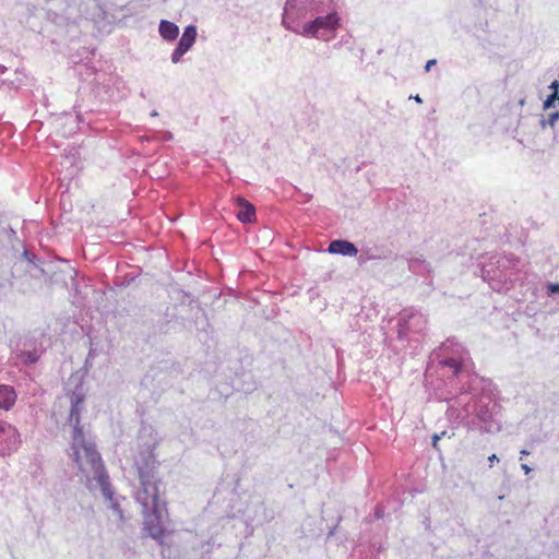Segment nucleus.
<instances>
[{"mask_svg":"<svg viewBox=\"0 0 559 559\" xmlns=\"http://www.w3.org/2000/svg\"><path fill=\"white\" fill-rule=\"evenodd\" d=\"M70 401L69 424L73 427L71 457L85 478L87 489L96 493L100 492L109 508L122 520L123 513L119 500L115 497L109 475L105 468L100 454L95 443L87 439L80 426V415L84 408L85 392L82 383L68 394Z\"/></svg>","mask_w":559,"mask_h":559,"instance_id":"obj_1","label":"nucleus"},{"mask_svg":"<svg viewBox=\"0 0 559 559\" xmlns=\"http://www.w3.org/2000/svg\"><path fill=\"white\" fill-rule=\"evenodd\" d=\"M140 440H144L143 450L135 457L140 487L134 493L136 502L142 507L144 530L154 539H160L165 533L164 520L167 514L166 503L159 497L156 478L157 462L154 449L157 445L156 433L152 427H142Z\"/></svg>","mask_w":559,"mask_h":559,"instance_id":"obj_2","label":"nucleus"},{"mask_svg":"<svg viewBox=\"0 0 559 559\" xmlns=\"http://www.w3.org/2000/svg\"><path fill=\"white\" fill-rule=\"evenodd\" d=\"M342 24L340 7L334 0L285 1L282 25L296 35L330 43Z\"/></svg>","mask_w":559,"mask_h":559,"instance_id":"obj_3","label":"nucleus"},{"mask_svg":"<svg viewBox=\"0 0 559 559\" xmlns=\"http://www.w3.org/2000/svg\"><path fill=\"white\" fill-rule=\"evenodd\" d=\"M456 405L462 407V412L456 416L461 417L462 424L467 430L488 435L501 431L500 406L490 396H469L468 394H463L448 408V413L451 416L456 412Z\"/></svg>","mask_w":559,"mask_h":559,"instance_id":"obj_4","label":"nucleus"},{"mask_svg":"<svg viewBox=\"0 0 559 559\" xmlns=\"http://www.w3.org/2000/svg\"><path fill=\"white\" fill-rule=\"evenodd\" d=\"M520 261L512 254H497L480 269V275L492 290L501 293L509 290L511 283L518 281Z\"/></svg>","mask_w":559,"mask_h":559,"instance_id":"obj_5","label":"nucleus"},{"mask_svg":"<svg viewBox=\"0 0 559 559\" xmlns=\"http://www.w3.org/2000/svg\"><path fill=\"white\" fill-rule=\"evenodd\" d=\"M427 324L426 317L416 309H405L401 312L397 323V334L400 338L407 336L409 332L420 333Z\"/></svg>","mask_w":559,"mask_h":559,"instance_id":"obj_6","label":"nucleus"},{"mask_svg":"<svg viewBox=\"0 0 559 559\" xmlns=\"http://www.w3.org/2000/svg\"><path fill=\"white\" fill-rule=\"evenodd\" d=\"M450 348L451 355L449 357L442 358L441 364L444 367L450 368L453 376H459V373L468 362L469 354L461 344L454 343L452 341H448L442 345L444 353H448Z\"/></svg>","mask_w":559,"mask_h":559,"instance_id":"obj_7","label":"nucleus"},{"mask_svg":"<svg viewBox=\"0 0 559 559\" xmlns=\"http://www.w3.org/2000/svg\"><path fill=\"white\" fill-rule=\"evenodd\" d=\"M198 29L197 26L190 24L183 28V33L179 38L176 48L171 52V62L177 64L181 61L182 57L193 47L197 41Z\"/></svg>","mask_w":559,"mask_h":559,"instance_id":"obj_8","label":"nucleus"},{"mask_svg":"<svg viewBox=\"0 0 559 559\" xmlns=\"http://www.w3.org/2000/svg\"><path fill=\"white\" fill-rule=\"evenodd\" d=\"M14 354L23 365H32L41 356L43 345L36 340H25L22 344V348L16 349Z\"/></svg>","mask_w":559,"mask_h":559,"instance_id":"obj_9","label":"nucleus"},{"mask_svg":"<svg viewBox=\"0 0 559 559\" xmlns=\"http://www.w3.org/2000/svg\"><path fill=\"white\" fill-rule=\"evenodd\" d=\"M1 444H3V447L0 448V456H5L17 451L21 444V439L20 433L14 426L9 424L5 430V435H3Z\"/></svg>","mask_w":559,"mask_h":559,"instance_id":"obj_10","label":"nucleus"},{"mask_svg":"<svg viewBox=\"0 0 559 559\" xmlns=\"http://www.w3.org/2000/svg\"><path fill=\"white\" fill-rule=\"evenodd\" d=\"M326 251L331 254H340L343 257H355L358 253L357 247L345 239L332 240Z\"/></svg>","mask_w":559,"mask_h":559,"instance_id":"obj_11","label":"nucleus"},{"mask_svg":"<svg viewBox=\"0 0 559 559\" xmlns=\"http://www.w3.org/2000/svg\"><path fill=\"white\" fill-rule=\"evenodd\" d=\"M237 205L239 210L236 215L241 223L249 224L255 219V209L252 203L239 197L237 198Z\"/></svg>","mask_w":559,"mask_h":559,"instance_id":"obj_12","label":"nucleus"},{"mask_svg":"<svg viewBox=\"0 0 559 559\" xmlns=\"http://www.w3.org/2000/svg\"><path fill=\"white\" fill-rule=\"evenodd\" d=\"M16 401V393L13 386L1 384L0 385V409L9 411L13 407Z\"/></svg>","mask_w":559,"mask_h":559,"instance_id":"obj_13","label":"nucleus"},{"mask_svg":"<svg viewBox=\"0 0 559 559\" xmlns=\"http://www.w3.org/2000/svg\"><path fill=\"white\" fill-rule=\"evenodd\" d=\"M159 36L166 41H174L179 35V27L176 23L162 20L158 25Z\"/></svg>","mask_w":559,"mask_h":559,"instance_id":"obj_14","label":"nucleus"},{"mask_svg":"<svg viewBox=\"0 0 559 559\" xmlns=\"http://www.w3.org/2000/svg\"><path fill=\"white\" fill-rule=\"evenodd\" d=\"M429 263L421 259H412L409 261V270L415 273L429 272Z\"/></svg>","mask_w":559,"mask_h":559,"instance_id":"obj_15","label":"nucleus"},{"mask_svg":"<svg viewBox=\"0 0 559 559\" xmlns=\"http://www.w3.org/2000/svg\"><path fill=\"white\" fill-rule=\"evenodd\" d=\"M559 121V111L550 112L547 118L543 117L540 120V127L545 129L546 127L555 128L556 123Z\"/></svg>","mask_w":559,"mask_h":559,"instance_id":"obj_16","label":"nucleus"},{"mask_svg":"<svg viewBox=\"0 0 559 559\" xmlns=\"http://www.w3.org/2000/svg\"><path fill=\"white\" fill-rule=\"evenodd\" d=\"M559 103V93L552 92L550 95L547 96V98L543 103V109L548 110L552 107H555V103Z\"/></svg>","mask_w":559,"mask_h":559,"instance_id":"obj_17","label":"nucleus"},{"mask_svg":"<svg viewBox=\"0 0 559 559\" xmlns=\"http://www.w3.org/2000/svg\"><path fill=\"white\" fill-rule=\"evenodd\" d=\"M97 8H98V13L95 14H90L87 11H83L81 9H79V12L84 15L86 19H91L93 21H97L98 19H106V13L105 11L103 10V8L100 5L97 4Z\"/></svg>","mask_w":559,"mask_h":559,"instance_id":"obj_18","label":"nucleus"},{"mask_svg":"<svg viewBox=\"0 0 559 559\" xmlns=\"http://www.w3.org/2000/svg\"><path fill=\"white\" fill-rule=\"evenodd\" d=\"M547 294H548V296L559 295V284L558 283H548L547 284Z\"/></svg>","mask_w":559,"mask_h":559,"instance_id":"obj_19","label":"nucleus"},{"mask_svg":"<svg viewBox=\"0 0 559 559\" xmlns=\"http://www.w3.org/2000/svg\"><path fill=\"white\" fill-rule=\"evenodd\" d=\"M445 435H447V431H442L441 433H435V435L432 436V447H433L435 449H438V441H439L443 436H445Z\"/></svg>","mask_w":559,"mask_h":559,"instance_id":"obj_20","label":"nucleus"},{"mask_svg":"<svg viewBox=\"0 0 559 559\" xmlns=\"http://www.w3.org/2000/svg\"><path fill=\"white\" fill-rule=\"evenodd\" d=\"M9 424L5 421H0V443L2 442L3 435H5V430Z\"/></svg>","mask_w":559,"mask_h":559,"instance_id":"obj_21","label":"nucleus"},{"mask_svg":"<svg viewBox=\"0 0 559 559\" xmlns=\"http://www.w3.org/2000/svg\"><path fill=\"white\" fill-rule=\"evenodd\" d=\"M499 462V457L496 454H491L488 457L489 467H492L495 463Z\"/></svg>","mask_w":559,"mask_h":559,"instance_id":"obj_22","label":"nucleus"},{"mask_svg":"<svg viewBox=\"0 0 559 559\" xmlns=\"http://www.w3.org/2000/svg\"><path fill=\"white\" fill-rule=\"evenodd\" d=\"M549 90H551V93L552 92L559 93V82L558 81L551 82V84L549 85Z\"/></svg>","mask_w":559,"mask_h":559,"instance_id":"obj_23","label":"nucleus"},{"mask_svg":"<svg viewBox=\"0 0 559 559\" xmlns=\"http://www.w3.org/2000/svg\"><path fill=\"white\" fill-rule=\"evenodd\" d=\"M374 514H376V516H377L378 519L383 518V516H384V510H383V508H382V507H380V506H379V507H377V508H376V513H374Z\"/></svg>","mask_w":559,"mask_h":559,"instance_id":"obj_24","label":"nucleus"},{"mask_svg":"<svg viewBox=\"0 0 559 559\" xmlns=\"http://www.w3.org/2000/svg\"><path fill=\"white\" fill-rule=\"evenodd\" d=\"M436 63H437L436 59L428 60L426 63L425 70L429 71L432 68V66H435Z\"/></svg>","mask_w":559,"mask_h":559,"instance_id":"obj_25","label":"nucleus"},{"mask_svg":"<svg viewBox=\"0 0 559 559\" xmlns=\"http://www.w3.org/2000/svg\"><path fill=\"white\" fill-rule=\"evenodd\" d=\"M521 468L526 475H528L532 472V468L527 464H522Z\"/></svg>","mask_w":559,"mask_h":559,"instance_id":"obj_26","label":"nucleus"},{"mask_svg":"<svg viewBox=\"0 0 559 559\" xmlns=\"http://www.w3.org/2000/svg\"><path fill=\"white\" fill-rule=\"evenodd\" d=\"M50 4L57 5V4H63L67 3L68 0H49Z\"/></svg>","mask_w":559,"mask_h":559,"instance_id":"obj_27","label":"nucleus"},{"mask_svg":"<svg viewBox=\"0 0 559 559\" xmlns=\"http://www.w3.org/2000/svg\"><path fill=\"white\" fill-rule=\"evenodd\" d=\"M411 98H413L416 103L418 104H421L423 103V99L419 95H416V96H411Z\"/></svg>","mask_w":559,"mask_h":559,"instance_id":"obj_28","label":"nucleus"},{"mask_svg":"<svg viewBox=\"0 0 559 559\" xmlns=\"http://www.w3.org/2000/svg\"><path fill=\"white\" fill-rule=\"evenodd\" d=\"M7 68L4 66L0 64V73L3 74L5 72Z\"/></svg>","mask_w":559,"mask_h":559,"instance_id":"obj_29","label":"nucleus"},{"mask_svg":"<svg viewBox=\"0 0 559 559\" xmlns=\"http://www.w3.org/2000/svg\"><path fill=\"white\" fill-rule=\"evenodd\" d=\"M521 454H522V455H528V454H530V452H528L527 450H522V451H521Z\"/></svg>","mask_w":559,"mask_h":559,"instance_id":"obj_30","label":"nucleus"},{"mask_svg":"<svg viewBox=\"0 0 559 559\" xmlns=\"http://www.w3.org/2000/svg\"><path fill=\"white\" fill-rule=\"evenodd\" d=\"M151 116H152V117H156V116H158V112H157L156 110H153V111L151 112Z\"/></svg>","mask_w":559,"mask_h":559,"instance_id":"obj_31","label":"nucleus"}]
</instances>
